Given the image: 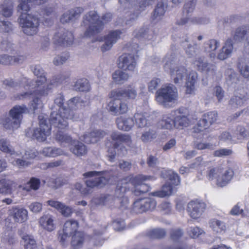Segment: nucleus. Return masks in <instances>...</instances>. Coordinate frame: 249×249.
<instances>
[{
	"mask_svg": "<svg viewBox=\"0 0 249 249\" xmlns=\"http://www.w3.org/2000/svg\"><path fill=\"white\" fill-rule=\"evenodd\" d=\"M164 70L169 72L174 82L182 83L186 78V93L191 94L195 90V83L197 78V73L193 71H188L184 66L180 65L178 59L175 54H167L163 60Z\"/></svg>",
	"mask_w": 249,
	"mask_h": 249,
	"instance_id": "obj_1",
	"label": "nucleus"
},
{
	"mask_svg": "<svg viewBox=\"0 0 249 249\" xmlns=\"http://www.w3.org/2000/svg\"><path fill=\"white\" fill-rule=\"evenodd\" d=\"M48 0H18L17 9L20 13L18 22L24 34L27 36H33L38 32L39 19L34 14H28L30 9V3L40 5Z\"/></svg>",
	"mask_w": 249,
	"mask_h": 249,
	"instance_id": "obj_2",
	"label": "nucleus"
},
{
	"mask_svg": "<svg viewBox=\"0 0 249 249\" xmlns=\"http://www.w3.org/2000/svg\"><path fill=\"white\" fill-rule=\"evenodd\" d=\"M32 71L37 78L35 81L34 97L30 103V107L35 111L43 107V99L52 92L53 86L50 81L47 80L44 71L39 65L34 66Z\"/></svg>",
	"mask_w": 249,
	"mask_h": 249,
	"instance_id": "obj_3",
	"label": "nucleus"
},
{
	"mask_svg": "<svg viewBox=\"0 0 249 249\" xmlns=\"http://www.w3.org/2000/svg\"><path fill=\"white\" fill-rule=\"evenodd\" d=\"M151 176L139 175L134 177H128L124 179L117 185L116 194L119 197H122L127 191L131 189L136 195L139 193H145L149 190V187L144 181L147 180H155Z\"/></svg>",
	"mask_w": 249,
	"mask_h": 249,
	"instance_id": "obj_4",
	"label": "nucleus"
},
{
	"mask_svg": "<svg viewBox=\"0 0 249 249\" xmlns=\"http://www.w3.org/2000/svg\"><path fill=\"white\" fill-rule=\"evenodd\" d=\"M112 18L110 13H106L103 15L101 20L96 11H91L86 14L83 17V23L88 26L85 33L87 37L93 36L100 33L103 29L104 25L109 22Z\"/></svg>",
	"mask_w": 249,
	"mask_h": 249,
	"instance_id": "obj_5",
	"label": "nucleus"
},
{
	"mask_svg": "<svg viewBox=\"0 0 249 249\" xmlns=\"http://www.w3.org/2000/svg\"><path fill=\"white\" fill-rule=\"evenodd\" d=\"M121 11L127 14L126 24L136 20L141 13L149 5L146 0H119Z\"/></svg>",
	"mask_w": 249,
	"mask_h": 249,
	"instance_id": "obj_6",
	"label": "nucleus"
},
{
	"mask_svg": "<svg viewBox=\"0 0 249 249\" xmlns=\"http://www.w3.org/2000/svg\"><path fill=\"white\" fill-rule=\"evenodd\" d=\"M178 98V89L171 84L163 85L157 90L155 100L160 106L165 108H171L175 106Z\"/></svg>",
	"mask_w": 249,
	"mask_h": 249,
	"instance_id": "obj_7",
	"label": "nucleus"
},
{
	"mask_svg": "<svg viewBox=\"0 0 249 249\" xmlns=\"http://www.w3.org/2000/svg\"><path fill=\"white\" fill-rule=\"evenodd\" d=\"M64 98L61 94L56 95L54 101V105L50 118L52 125L59 129H64L68 125V122L64 118L63 112L68 111L64 106Z\"/></svg>",
	"mask_w": 249,
	"mask_h": 249,
	"instance_id": "obj_8",
	"label": "nucleus"
},
{
	"mask_svg": "<svg viewBox=\"0 0 249 249\" xmlns=\"http://www.w3.org/2000/svg\"><path fill=\"white\" fill-rule=\"evenodd\" d=\"M126 92L124 90L114 89L108 94L110 101L108 103L109 111L115 115L126 113L128 109L127 103L122 100Z\"/></svg>",
	"mask_w": 249,
	"mask_h": 249,
	"instance_id": "obj_9",
	"label": "nucleus"
},
{
	"mask_svg": "<svg viewBox=\"0 0 249 249\" xmlns=\"http://www.w3.org/2000/svg\"><path fill=\"white\" fill-rule=\"evenodd\" d=\"M28 111L25 105H17L9 111L8 116L3 117L1 123L4 127L8 130H14L18 128L22 118V114Z\"/></svg>",
	"mask_w": 249,
	"mask_h": 249,
	"instance_id": "obj_10",
	"label": "nucleus"
},
{
	"mask_svg": "<svg viewBox=\"0 0 249 249\" xmlns=\"http://www.w3.org/2000/svg\"><path fill=\"white\" fill-rule=\"evenodd\" d=\"M0 150L10 155L11 157L9 161L14 166L20 167L26 166L29 164L28 161L18 158L20 157L21 153L15 151L10 142L7 139L2 138L0 140Z\"/></svg>",
	"mask_w": 249,
	"mask_h": 249,
	"instance_id": "obj_11",
	"label": "nucleus"
},
{
	"mask_svg": "<svg viewBox=\"0 0 249 249\" xmlns=\"http://www.w3.org/2000/svg\"><path fill=\"white\" fill-rule=\"evenodd\" d=\"M167 172L170 182L168 181L163 185L160 190L151 193L153 196L160 198L169 196L175 191V186L179 183L180 178L176 173L172 170H169Z\"/></svg>",
	"mask_w": 249,
	"mask_h": 249,
	"instance_id": "obj_12",
	"label": "nucleus"
},
{
	"mask_svg": "<svg viewBox=\"0 0 249 249\" xmlns=\"http://www.w3.org/2000/svg\"><path fill=\"white\" fill-rule=\"evenodd\" d=\"M84 176L89 178L86 181L88 188L91 189L95 187H102L106 185L108 180L103 176L102 172L90 171L85 173Z\"/></svg>",
	"mask_w": 249,
	"mask_h": 249,
	"instance_id": "obj_13",
	"label": "nucleus"
},
{
	"mask_svg": "<svg viewBox=\"0 0 249 249\" xmlns=\"http://www.w3.org/2000/svg\"><path fill=\"white\" fill-rule=\"evenodd\" d=\"M196 0H188L184 6V17L178 22L179 25H184L188 23H201L200 19L196 17H191L196 5Z\"/></svg>",
	"mask_w": 249,
	"mask_h": 249,
	"instance_id": "obj_14",
	"label": "nucleus"
},
{
	"mask_svg": "<svg viewBox=\"0 0 249 249\" xmlns=\"http://www.w3.org/2000/svg\"><path fill=\"white\" fill-rule=\"evenodd\" d=\"M118 67L124 71L132 72L137 67V62L134 54L124 53L118 59Z\"/></svg>",
	"mask_w": 249,
	"mask_h": 249,
	"instance_id": "obj_15",
	"label": "nucleus"
},
{
	"mask_svg": "<svg viewBox=\"0 0 249 249\" xmlns=\"http://www.w3.org/2000/svg\"><path fill=\"white\" fill-rule=\"evenodd\" d=\"M39 126L34 130L33 134L34 138L38 141H44L51 134V127L46 123V120L42 115L38 116Z\"/></svg>",
	"mask_w": 249,
	"mask_h": 249,
	"instance_id": "obj_16",
	"label": "nucleus"
},
{
	"mask_svg": "<svg viewBox=\"0 0 249 249\" xmlns=\"http://www.w3.org/2000/svg\"><path fill=\"white\" fill-rule=\"evenodd\" d=\"M156 205V201L153 198H141L134 202L133 211L136 213H142L154 209Z\"/></svg>",
	"mask_w": 249,
	"mask_h": 249,
	"instance_id": "obj_17",
	"label": "nucleus"
},
{
	"mask_svg": "<svg viewBox=\"0 0 249 249\" xmlns=\"http://www.w3.org/2000/svg\"><path fill=\"white\" fill-rule=\"evenodd\" d=\"M194 67L198 71L206 73L209 76H214L216 74V66L205 61V58H196L193 61Z\"/></svg>",
	"mask_w": 249,
	"mask_h": 249,
	"instance_id": "obj_18",
	"label": "nucleus"
},
{
	"mask_svg": "<svg viewBox=\"0 0 249 249\" xmlns=\"http://www.w3.org/2000/svg\"><path fill=\"white\" fill-rule=\"evenodd\" d=\"M31 81L25 77L22 76L20 80L8 78L4 80L2 82V85L4 88L7 89H18L24 87L26 90L29 89Z\"/></svg>",
	"mask_w": 249,
	"mask_h": 249,
	"instance_id": "obj_19",
	"label": "nucleus"
},
{
	"mask_svg": "<svg viewBox=\"0 0 249 249\" xmlns=\"http://www.w3.org/2000/svg\"><path fill=\"white\" fill-rule=\"evenodd\" d=\"M249 99V94L243 89L236 90L229 101V106L235 109L244 105Z\"/></svg>",
	"mask_w": 249,
	"mask_h": 249,
	"instance_id": "obj_20",
	"label": "nucleus"
},
{
	"mask_svg": "<svg viewBox=\"0 0 249 249\" xmlns=\"http://www.w3.org/2000/svg\"><path fill=\"white\" fill-rule=\"evenodd\" d=\"M206 208V204L202 202L192 201L188 204L187 211L189 215L194 219L200 217Z\"/></svg>",
	"mask_w": 249,
	"mask_h": 249,
	"instance_id": "obj_21",
	"label": "nucleus"
},
{
	"mask_svg": "<svg viewBox=\"0 0 249 249\" xmlns=\"http://www.w3.org/2000/svg\"><path fill=\"white\" fill-rule=\"evenodd\" d=\"M53 40L56 44L68 46L72 44L73 36L70 32H64L63 30H61L54 35Z\"/></svg>",
	"mask_w": 249,
	"mask_h": 249,
	"instance_id": "obj_22",
	"label": "nucleus"
},
{
	"mask_svg": "<svg viewBox=\"0 0 249 249\" xmlns=\"http://www.w3.org/2000/svg\"><path fill=\"white\" fill-rule=\"evenodd\" d=\"M122 32L120 30L111 31L105 36V43L101 47L102 51L106 52L111 49L113 44L120 38Z\"/></svg>",
	"mask_w": 249,
	"mask_h": 249,
	"instance_id": "obj_23",
	"label": "nucleus"
},
{
	"mask_svg": "<svg viewBox=\"0 0 249 249\" xmlns=\"http://www.w3.org/2000/svg\"><path fill=\"white\" fill-rule=\"evenodd\" d=\"M9 216L15 222L22 223L28 219V211L23 208L14 207L9 211Z\"/></svg>",
	"mask_w": 249,
	"mask_h": 249,
	"instance_id": "obj_24",
	"label": "nucleus"
},
{
	"mask_svg": "<svg viewBox=\"0 0 249 249\" xmlns=\"http://www.w3.org/2000/svg\"><path fill=\"white\" fill-rule=\"evenodd\" d=\"M46 203L50 206L57 210L64 216L69 217L72 213V208L61 202L51 199L48 200Z\"/></svg>",
	"mask_w": 249,
	"mask_h": 249,
	"instance_id": "obj_25",
	"label": "nucleus"
},
{
	"mask_svg": "<svg viewBox=\"0 0 249 249\" xmlns=\"http://www.w3.org/2000/svg\"><path fill=\"white\" fill-rule=\"evenodd\" d=\"M186 109L179 108L178 109L175 110L177 112L176 115L175 124L176 127L181 129L189 126L190 124V120L185 114Z\"/></svg>",
	"mask_w": 249,
	"mask_h": 249,
	"instance_id": "obj_26",
	"label": "nucleus"
},
{
	"mask_svg": "<svg viewBox=\"0 0 249 249\" xmlns=\"http://www.w3.org/2000/svg\"><path fill=\"white\" fill-rule=\"evenodd\" d=\"M81 106V100L79 98L75 97L68 101V111L64 112V115L65 116L64 118L68 121L69 119H75L73 111Z\"/></svg>",
	"mask_w": 249,
	"mask_h": 249,
	"instance_id": "obj_27",
	"label": "nucleus"
},
{
	"mask_svg": "<svg viewBox=\"0 0 249 249\" xmlns=\"http://www.w3.org/2000/svg\"><path fill=\"white\" fill-rule=\"evenodd\" d=\"M177 112L174 110L163 115L162 119L160 122V125L163 128L169 130L176 127L175 119Z\"/></svg>",
	"mask_w": 249,
	"mask_h": 249,
	"instance_id": "obj_28",
	"label": "nucleus"
},
{
	"mask_svg": "<svg viewBox=\"0 0 249 249\" xmlns=\"http://www.w3.org/2000/svg\"><path fill=\"white\" fill-rule=\"evenodd\" d=\"M233 44L231 38L227 39L223 47L219 51L217 58L220 60H224L229 57L232 54Z\"/></svg>",
	"mask_w": 249,
	"mask_h": 249,
	"instance_id": "obj_29",
	"label": "nucleus"
},
{
	"mask_svg": "<svg viewBox=\"0 0 249 249\" xmlns=\"http://www.w3.org/2000/svg\"><path fill=\"white\" fill-rule=\"evenodd\" d=\"M220 46V41L218 40L212 39L204 43L203 48L204 52L209 53V57L212 60L216 58L215 51Z\"/></svg>",
	"mask_w": 249,
	"mask_h": 249,
	"instance_id": "obj_30",
	"label": "nucleus"
},
{
	"mask_svg": "<svg viewBox=\"0 0 249 249\" xmlns=\"http://www.w3.org/2000/svg\"><path fill=\"white\" fill-rule=\"evenodd\" d=\"M107 133L101 130H95L90 133H86L83 136V140L86 143H95L97 142L100 139L106 136Z\"/></svg>",
	"mask_w": 249,
	"mask_h": 249,
	"instance_id": "obj_31",
	"label": "nucleus"
},
{
	"mask_svg": "<svg viewBox=\"0 0 249 249\" xmlns=\"http://www.w3.org/2000/svg\"><path fill=\"white\" fill-rule=\"evenodd\" d=\"M134 118L136 124L139 128L147 127L151 124L152 117L147 113H136Z\"/></svg>",
	"mask_w": 249,
	"mask_h": 249,
	"instance_id": "obj_32",
	"label": "nucleus"
},
{
	"mask_svg": "<svg viewBox=\"0 0 249 249\" xmlns=\"http://www.w3.org/2000/svg\"><path fill=\"white\" fill-rule=\"evenodd\" d=\"M14 2L11 0H4L0 2V15L9 18L13 13Z\"/></svg>",
	"mask_w": 249,
	"mask_h": 249,
	"instance_id": "obj_33",
	"label": "nucleus"
},
{
	"mask_svg": "<svg viewBox=\"0 0 249 249\" xmlns=\"http://www.w3.org/2000/svg\"><path fill=\"white\" fill-rule=\"evenodd\" d=\"M116 124L119 129L128 131L134 124V121L130 117H120L116 119Z\"/></svg>",
	"mask_w": 249,
	"mask_h": 249,
	"instance_id": "obj_34",
	"label": "nucleus"
},
{
	"mask_svg": "<svg viewBox=\"0 0 249 249\" xmlns=\"http://www.w3.org/2000/svg\"><path fill=\"white\" fill-rule=\"evenodd\" d=\"M233 176L232 170L229 169L225 171L222 169V172L217 179L216 185L219 187L226 186L231 179Z\"/></svg>",
	"mask_w": 249,
	"mask_h": 249,
	"instance_id": "obj_35",
	"label": "nucleus"
},
{
	"mask_svg": "<svg viewBox=\"0 0 249 249\" xmlns=\"http://www.w3.org/2000/svg\"><path fill=\"white\" fill-rule=\"evenodd\" d=\"M16 187V183L11 180L5 178L0 180V194H11Z\"/></svg>",
	"mask_w": 249,
	"mask_h": 249,
	"instance_id": "obj_36",
	"label": "nucleus"
},
{
	"mask_svg": "<svg viewBox=\"0 0 249 249\" xmlns=\"http://www.w3.org/2000/svg\"><path fill=\"white\" fill-rule=\"evenodd\" d=\"M225 79L229 86L235 87L239 81L238 74L232 69H228L225 71Z\"/></svg>",
	"mask_w": 249,
	"mask_h": 249,
	"instance_id": "obj_37",
	"label": "nucleus"
},
{
	"mask_svg": "<svg viewBox=\"0 0 249 249\" xmlns=\"http://www.w3.org/2000/svg\"><path fill=\"white\" fill-rule=\"evenodd\" d=\"M41 227L46 230L51 231L55 228L53 216L50 214L43 215L39 220Z\"/></svg>",
	"mask_w": 249,
	"mask_h": 249,
	"instance_id": "obj_38",
	"label": "nucleus"
},
{
	"mask_svg": "<svg viewBox=\"0 0 249 249\" xmlns=\"http://www.w3.org/2000/svg\"><path fill=\"white\" fill-rule=\"evenodd\" d=\"M71 146V151L76 156H83L86 154L87 152L86 146L83 143L79 141H73Z\"/></svg>",
	"mask_w": 249,
	"mask_h": 249,
	"instance_id": "obj_39",
	"label": "nucleus"
},
{
	"mask_svg": "<svg viewBox=\"0 0 249 249\" xmlns=\"http://www.w3.org/2000/svg\"><path fill=\"white\" fill-rule=\"evenodd\" d=\"M111 138L113 141L124 143L129 146H131L132 144L131 138L128 134H124L118 132H113L111 134Z\"/></svg>",
	"mask_w": 249,
	"mask_h": 249,
	"instance_id": "obj_40",
	"label": "nucleus"
},
{
	"mask_svg": "<svg viewBox=\"0 0 249 249\" xmlns=\"http://www.w3.org/2000/svg\"><path fill=\"white\" fill-rule=\"evenodd\" d=\"M249 28L246 26L236 28L232 34L233 39L238 42H241L244 39L246 40V37L249 34Z\"/></svg>",
	"mask_w": 249,
	"mask_h": 249,
	"instance_id": "obj_41",
	"label": "nucleus"
},
{
	"mask_svg": "<svg viewBox=\"0 0 249 249\" xmlns=\"http://www.w3.org/2000/svg\"><path fill=\"white\" fill-rule=\"evenodd\" d=\"M55 138L56 141L64 147L70 146L74 141L70 135L61 131L56 134Z\"/></svg>",
	"mask_w": 249,
	"mask_h": 249,
	"instance_id": "obj_42",
	"label": "nucleus"
},
{
	"mask_svg": "<svg viewBox=\"0 0 249 249\" xmlns=\"http://www.w3.org/2000/svg\"><path fill=\"white\" fill-rule=\"evenodd\" d=\"M78 222L73 220H69L67 221L64 225L62 232L67 235H72L73 233H76L78 229Z\"/></svg>",
	"mask_w": 249,
	"mask_h": 249,
	"instance_id": "obj_43",
	"label": "nucleus"
},
{
	"mask_svg": "<svg viewBox=\"0 0 249 249\" xmlns=\"http://www.w3.org/2000/svg\"><path fill=\"white\" fill-rule=\"evenodd\" d=\"M40 153L45 157H55L64 154V151L60 148L47 147H44Z\"/></svg>",
	"mask_w": 249,
	"mask_h": 249,
	"instance_id": "obj_44",
	"label": "nucleus"
},
{
	"mask_svg": "<svg viewBox=\"0 0 249 249\" xmlns=\"http://www.w3.org/2000/svg\"><path fill=\"white\" fill-rule=\"evenodd\" d=\"M129 77L127 73L120 70L115 71L112 73L113 81L117 84H122L126 81Z\"/></svg>",
	"mask_w": 249,
	"mask_h": 249,
	"instance_id": "obj_45",
	"label": "nucleus"
},
{
	"mask_svg": "<svg viewBox=\"0 0 249 249\" xmlns=\"http://www.w3.org/2000/svg\"><path fill=\"white\" fill-rule=\"evenodd\" d=\"M182 45L185 48L186 54L189 57H196V59L197 58L196 56L200 54V50L196 44L192 45L187 43H183Z\"/></svg>",
	"mask_w": 249,
	"mask_h": 249,
	"instance_id": "obj_46",
	"label": "nucleus"
},
{
	"mask_svg": "<svg viewBox=\"0 0 249 249\" xmlns=\"http://www.w3.org/2000/svg\"><path fill=\"white\" fill-rule=\"evenodd\" d=\"M210 227L213 231L217 233H221L226 229L225 223L220 220L213 218L209 221Z\"/></svg>",
	"mask_w": 249,
	"mask_h": 249,
	"instance_id": "obj_47",
	"label": "nucleus"
},
{
	"mask_svg": "<svg viewBox=\"0 0 249 249\" xmlns=\"http://www.w3.org/2000/svg\"><path fill=\"white\" fill-rule=\"evenodd\" d=\"M21 243L25 249H36V241L31 235L26 234L22 237Z\"/></svg>",
	"mask_w": 249,
	"mask_h": 249,
	"instance_id": "obj_48",
	"label": "nucleus"
},
{
	"mask_svg": "<svg viewBox=\"0 0 249 249\" xmlns=\"http://www.w3.org/2000/svg\"><path fill=\"white\" fill-rule=\"evenodd\" d=\"M23 59V56L17 57L1 54L0 55V64L5 65H12L16 63H19Z\"/></svg>",
	"mask_w": 249,
	"mask_h": 249,
	"instance_id": "obj_49",
	"label": "nucleus"
},
{
	"mask_svg": "<svg viewBox=\"0 0 249 249\" xmlns=\"http://www.w3.org/2000/svg\"><path fill=\"white\" fill-rule=\"evenodd\" d=\"M112 196L107 195H102L95 197L92 200V203L96 205H108L112 202Z\"/></svg>",
	"mask_w": 249,
	"mask_h": 249,
	"instance_id": "obj_50",
	"label": "nucleus"
},
{
	"mask_svg": "<svg viewBox=\"0 0 249 249\" xmlns=\"http://www.w3.org/2000/svg\"><path fill=\"white\" fill-rule=\"evenodd\" d=\"M247 59L244 57L238 60L237 67L241 74L245 78L249 77V67L247 65Z\"/></svg>",
	"mask_w": 249,
	"mask_h": 249,
	"instance_id": "obj_51",
	"label": "nucleus"
},
{
	"mask_svg": "<svg viewBox=\"0 0 249 249\" xmlns=\"http://www.w3.org/2000/svg\"><path fill=\"white\" fill-rule=\"evenodd\" d=\"M167 4L163 0L159 1L154 10L153 17L155 19H160L164 15L166 9Z\"/></svg>",
	"mask_w": 249,
	"mask_h": 249,
	"instance_id": "obj_52",
	"label": "nucleus"
},
{
	"mask_svg": "<svg viewBox=\"0 0 249 249\" xmlns=\"http://www.w3.org/2000/svg\"><path fill=\"white\" fill-rule=\"evenodd\" d=\"M83 234L80 232H77L72 237L71 245L73 249H79L82 247L83 243Z\"/></svg>",
	"mask_w": 249,
	"mask_h": 249,
	"instance_id": "obj_53",
	"label": "nucleus"
},
{
	"mask_svg": "<svg viewBox=\"0 0 249 249\" xmlns=\"http://www.w3.org/2000/svg\"><path fill=\"white\" fill-rule=\"evenodd\" d=\"M222 168L220 167H216L210 168L207 173V177L210 180H215L217 183V179L219 177L222 172Z\"/></svg>",
	"mask_w": 249,
	"mask_h": 249,
	"instance_id": "obj_54",
	"label": "nucleus"
},
{
	"mask_svg": "<svg viewBox=\"0 0 249 249\" xmlns=\"http://www.w3.org/2000/svg\"><path fill=\"white\" fill-rule=\"evenodd\" d=\"M74 88L76 90L88 91L90 89V86L87 79H80L76 82Z\"/></svg>",
	"mask_w": 249,
	"mask_h": 249,
	"instance_id": "obj_55",
	"label": "nucleus"
},
{
	"mask_svg": "<svg viewBox=\"0 0 249 249\" xmlns=\"http://www.w3.org/2000/svg\"><path fill=\"white\" fill-rule=\"evenodd\" d=\"M217 113L215 111H211L205 113L202 116V121L205 122L209 127L213 124L217 120Z\"/></svg>",
	"mask_w": 249,
	"mask_h": 249,
	"instance_id": "obj_56",
	"label": "nucleus"
},
{
	"mask_svg": "<svg viewBox=\"0 0 249 249\" xmlns=\"http://www.w3.org/2000/svg\"><path fill=\"white\" fill-rule=\"evenodd\" d=\"M156 136V131L153 129L150 128L147 131H145L142 133L141 140L144 143L148 142L155 139Z\"/></svg>",
	"mask_w": 249,
	"mask_h": 249,
	"instance_id": "obj_57",
	"label": "nucleus"
},
{
	"mask_svg": "<svg viewBox=\"0 0 249 249\" xmlns=\"http://www.w3.org/2000/svg\"><path fill=\"white\" fill-rule=\"evenodd\" d=\"M103 232V231H98L97 230H95L94 234L90 239V241L93 243L94 245L99 246L103 245L104 240L101 237Z\"/></svg>",
	"mask_w": 249,
	"mask_h": 249,
	"instance_id": "obj_58",
	"label": "nucleus"
},
{
	"mask_svg": "<svg viewBox=\"0 0 249 249\" xmlns=\"http://www.w3.org/2000/svg\"><path fill=\"white\" fill-rule=\"evenodd\" d=\"M137 36H142L148 40L154 39L156 36L153 31L147 28L141 29Z\"/></svg>",
	"mask_w": 249,
	"mask_h": 249,
	"instance_id": "obj_59",
	"label": "nucleus"
},
{
	"mask_svg": "<svg viewBox=\"0 0 249 249\" xmlns=\"http://www.w3.org/2000/svg\"><path fill=\"white\" fill-rule=\"evenodd\" d=\"M161 84V80L159 78H153L147 83L148 91L152 93L157 89Z\"/></svg>",
	"mask_w": 249,
	"mask_h": 249,
	"instance_id": "obj_60",
	"label": "nucleus"
},
{
	"mask_svg": "<svg viewBox=\"0 0 249 249\" xmlns=\"http://www.w3.org/2000/svg\"><path fill=\"white\" fill-rule=\"evenodd\" d=\"M2 240L9 244H13L17 241V239L15 233L13 231H7L5 232L2 237Z\"/></svg>",
	"mask_w": 249,
	"mask_h": 249,
	"instance_id": "obj_61",
	"label": "nucleus"
},
{
	"mask_svg": "<svg viewBox=\"0 0 249 249\" xmlns=\"http://www.w3.org/2000/svg\"><path fill=\"white\" fill-rule=\"evenodd\" d=\"M13 26L11 22L0 19V32L9 33L13 30Z\"/></svg>",
	"mask_w": 249,
	"mask_h": 249,
	"instance_id": "obj_62",
	"label": "nucleus"
},
{
	"mask_svg": "<svg viewBox=\"0 0 249 249\" xmlns=\"http://www.w3.org/2000/svg\"><path fill=\"white\" fill-rule=\"evenodd\" d=\"M166 234V231L162 229H155L150 231L149 232V236L152 238H160L163 237Z\"/></svg>",
	"mask_w": 249,
	"mask_h": 249,
	"instance_id": "obj_63",
	"label": "nucleus"
},
{
	"mask_svg": "<svg viewBox=\"0 0 249 249\" xmlns=\"http://www.w3.org/2000/svg\"><path fill=\"white\" fill-rule=\"evenodd\" d=\"M209 127L205 122L202 121V118L197 122L196 124L193 128V132L194 133H198L206 130Z\"/></svg>",
	"mask_w": 249,
	"mask_h": 249,
	"instance_id": "obj_64",
	"label": "nucleus"
}]
</instances>
